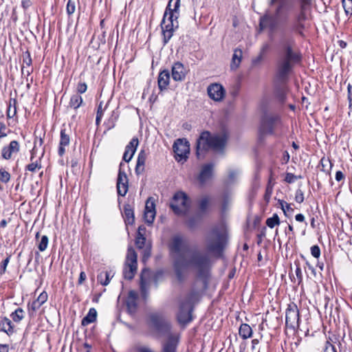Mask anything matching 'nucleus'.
<instances>
[{
  "label": "nucleus",
  "mask_w": 352,
  "mask_h": 352,
  "mask_svg": "<svg viewBox=\"0 0 352 352\" xmlns=\"http://www.w3.org/2000/svg\"><path fill=\"white\" fill-rule=\"evenodd\" d=\"M49 239L46 235H43L41 237V241L38 242V248L41 252L45 251L48 245Z\"/></svg>",
  "instance_id": "46"
},
{
  "label": "nucleus",
  "mask_w": 352,
  "mask_h": 352,
  "mask_svg": "<svg viewBox=\"0 0 352 352\" xmlns=\"http://www.w3.org/2000/svg\"><path fill=\"white\" fill-rule=\"evenodd\" d=\"M129 189V184L120 183L117 184L118 193L120 196H125Z\"/></svg>",
  "instance_id": "45"
},
{
  "label": "nucleus",
  "mask_w": 352,
  "mask_h": 352,
  "mask_svg": "<svg viewBox=\"0 0 352 352\" xmlns=\"http://www.w3.org/2000/svg\"><path fill=\"white\" fill-rule=\"evenodd\" d=\"M200 296V294L199 292L192 291L186 298V300L184 302L186 304L190 303V307H192V304L198 301Z\"/></svg>",
  "instance_id": "38"
},
{
  "label": "nucleus",
  "mask_w": 352,
  "mask_h": 352,
  "mask_svg": "<svg viewBox=\"0 0 352 352\" xmlns=\"http://www.w3.org/2000/svg\"><path fill=\"white\" fill-rule=\"evenodd\" d=\"M67 12L69 15L74 13L76 10V4L75 2L72 0H68L67 3Z\"/></svg>",
  "instance_id": "49"
},
{
  "label": "nucleus",
  "mask_w": 352,
  "mask_h": 352,
  "mask_svg": "<svg viewBox=\"0 0 352 352\" xmlns=\"http://www.w3.org/2000/svg\"><path fill=\"white\" fill-rule=\"evenodd\" d=\"M192 307L190 303L186 304L182 302L179 305V310L177 314V319L180 323L186 324L192 320Z\"/></svg>",
  "instance_id": "16"
},
{
  "label": "nucleus",
  "mask_w": 352,
  "mask_h": 352,
  "mask_svg": "<svg viewBox=\"0 0 352 352\" xmlns=\"http://www.w3.org/2000/svg\"><path fill=\"white\" fill-rule=\"evenodd\" d=\"M297 179V176L294 175L292 173H287L285 176V181L287 183H293L295 182V180Z\"/></svg>",
  "instance_id": "57"
},
{
  "label": "nucleus",
  "mask_w": 352,
  "mask_h": 352,
  "mask_svg": "<svg viewBox=\"0 0 352 352\" xmlns=\"http://www.w3.org/2000/svg\"><path fill=\"white\" fill-rule=\"evenodd\" d=\"M97 311L96 309L91 308L89 310L87 315L82 320V325L86 326L96 320Z\"/></svg>",
  "instance_id": "32"
},
{
  "label": "nucleus",
  "mask_w": 352,
  "mask_h": 352,
  "mask_svg": "<svg viewBox=\"0 0 352 352\" xmlns=\"http://www.w3.org/2000/svg\"><path fill=\"white\" fill-rule=\"evenodd\" d=\"M146 159V154L144 151L142 150L138 154L135 167V173L137 175H140L144 171Z\"/></svg>",
  "instance_id": "29"
},
{
  "label": "nucleus",
  "mask_w": 352,
  "mask_h": 352,
  "mask_svg": "<svg viewBox=\"0 0 352 352\" xmlns=\"http://www.w3.org/2000/svg\"><path fill=\"white\" fill-rule=\"evenodd\" d=\"M17 101L14 98H10L9 100V106L7 111V116L8 118H14L16 114Z\"/></svg>",
  "instance_id": "33"
},
{
  "label": "nucleus",
  "mask_w": 352,
  "mask_h": 352,
  "mask_svg": "<svg viewBox=\"0 0 352 352\" xmlns=\"http://www.w3.org/2000/svg\"><path fill=\"white\" fill-rule=\"evenodd\" d=\"M307 19V15L306 13V7L301 6L300 12L296 16L294 25V29L298 32H300L301 30L305 28V22Z\"/></svg>",
  "instance_id": "18"
},
{
  "label": "nucleus",
  "mask_w": 352,
  "mask_h": 352,
  "mask_svg": "<svg viewBox=\"0 0 352 352\" xmlns=\"http://www.w3.org/2000/svg\"><path fill=\"white\" fill-rule=\"evenodd\" d=\"M138 294L135 291H130L126 300V306L131 313L135 312L137 307Z\"/></svg>",
  "instance_id": "26"
},
{
  "label": "nucleus",
  "mask_w": 352,
  "mask_h": 352,
  "mask_svg": "<svg viewBox=\"0 0 352 352\" xmlns=\"http://www.w3.org/2000/svg\"><path fill=\"white\" fill-rule=\"evenodd\" d=\"M285 324L287 327L295 329L299 325V311L295 304L289 305L286 310Z\"/></svg>",
  "instance_id": "12"
},
{
  "label": "nucleus",
  "mask_w": 352,
  "mask_h": 352,
  "mask_svg": "<svg viewBox=\"0 0 352 352\" xmlns=\"http://www.w3.org/2000/svg\"><path fill=\"white\" fill-rule=\"evenodd\" d=\"M146 242V238L143 235H137L135 239V245L139 249L144 248Z\"/></svg>",
  "instance_id": "48"
},
{
  "label": "nucleus",
  "mask_w": 352,
  "mask_h": 352,
  "mask_svg": "<svg viewBox=\"0 0 352 352\" xmlns=\"http://www.w3.org/2000/svg\"><path fill=\"white\" fill-rule=\"evenodd\" d=\"M170 80V74L168 70H164L161 72L158 76V87L160 90H164L166 89L167 86L169 84Z\"/></svg>",
  "instance_id": "25"
},
{
  "label": "nucleus",
  "mask_w": 352,
  "mask_h": 352,
  "mask_svg": "<svg viewBox=\"0 0 352 352\" xmlns=\"http://www.w3.org/2000/svg\"><path fill=\"white\" fill-rule=\"evenodd\" d=\"M190 206V201L183 192H177L175 194L170 204V207L177 215H186Z\"/></svg>",
  "instance_id": "8"
},
{
  "label": "nucleus",
  "mask_w": 352,
  "mask_h": 352,
  "mask_svg": "<svg viewBox=\"0 0 352 352\" xmlns=\"http://www.w3.org/2000/svg\"><path fill=\"white\" fill-rule=\"evenodd\" d=\"M82 103V98L81 96L76 94L73 95L71 97L70 101L69 103V107L71 108H73L74 109H76L80 107Z\"/></svg>",
  "instance_id": "34"
},
{
  "label": "nucleus",
  "mask_w": 352,
  "mask_h": 352,
  "mask_svg": "<svg viewBox=\"0 0 352 352\" xmlns=\"http://www.w3.org/2000/svg\"><path fill=\"white\" fill-rule=\"evenodd\" d=\"M278 204L283 211L285 215H290L293 213L294 209L291 207V204H287L283 200H278Z\"/></svg>",
  "instance_id": "40"
},
{
  "label": "nucleus",
  "mask_w": 352,
  "mask_h": 352,
  "mask_svg": "<svg viewBox=\"0 0 352 352\" xmlns=\"http://www.w3.org/2000/svg\"><path fill=\"white\" fill-rule=\"evenodd\" d=\"M148 324L159 334L165 335L169 333L170 324L163 314L160 312H152L148 314Z\"/></svg>",
  "instance_id": "7"
},
{
  "label": "nucleus",
  "mask_w": 352,
  "mask_h": 352,
  "mask_svg": "<svg viewBox=\"0 0 352 352\" xmlns=\"http://www.w3.org/2000/svg\"><path fill=\"white\" fill-rule=\"evenodd\" d=\"M295 273H296V278L298 279V284H300L302 280V273L300 267L298 265L296 266Z\"/></svg>",
  "instance_id": "58"
},
{
  "label": "nucleus",
  "mask_w": 352,
  "mask_h": 352,
  "mask_svg": "<svg viewBox=\"0 0 352 352\" xmlns=\"http://www.w3.org/2000/svg\"><path fill=\"white\" fill-rule=\"evenodd\" d=\"M344 174L342 173V171L338 170V171L336 172V179L338 182L341 181L342 179H344Z\"/></svg>",
  "instance_id": "63"
},
{
  "label": "nucleus",
  "mask_w": 352,
  "mask_h": 352,
  "mask_svg": "<svg viewBox=\"0 0 352 352\" xmlns=\"http://www.w3.org/2000/svg\"><path fill=\"white\" fill-rule=\"evenodd\" d=\"M20 151V144L18 141L12 140L8 145L4 146L1 151L3 159L8 160L13 157L14 155Z\"/></svg>",
  "instance_id": "15"
},
{
  "label": "nucleus",
  "mask_w": 352,
  "mask_h": 352,
  "mask_svg": "<svg viewBox=\"0 0 352 352\" xmlns=\"http://www.w3.org/2000/svg\"><path fill=\"white\" fill-rule=\"evenodd\" d=\"M186 76V69L184 65L179 63H175L172 67V78L175 81H182Z\"/></svg>",
  "instance_id": "19"
},
{
  "label": "nucleus",
  "mask_w": 352,
  "mask_h": 352,
  "mask_svg": "<svg viewBox=\"0 0 352 352\" xmlns=\"http://www.w3.org/2000/svg\"><path fill=\"white\" fill-rule=\"evenodd\" d=\"M210 199L208 197H204L199 201V208L201 210L204 211L206 210L209 205Z\"/></svg>",
  "instance_id": "50"
},
{
  "label": "nucleus",
  "mask_w": 352,
  "mask_h": 352,
  "mask_svg": "<svg viewBox=\"0 0 352 352\" xmlns=\"http://www.w3.org/2000/svg\"><path fill=\"white\" fill-rule=\"evenodd\" d=\"M23 313L21 308H18L11 314V317L14 322H20L24 317Z\"/></svg>",
  "instance_id": "44"
},
{
  "label": "nucleus",
  "mask_w": 352,
  "mask_h": 352,
  "mask_svg": "<svg viewBox=\"0 0 352 352\" xmlns=\"http://www.w3.org/2000/svg\"><path fill=\"white\" fill-rule=\"evenodd\" d=\"M242 55L243 52L241 49L237 48L234 50L230 64V67L232 69L235 70L239 67L241 62Z\"/></svg>",
  "instance_id": "30"
},
{
  "label": "nucleus",
  "mask_w": 352,
  "mask_h": 352,
  "mask_svg": "<svg viewBox=\"0 0 352 352\" xmlns=\"http://www.w3.org/2000/svg\"><path fill=\"white\" fill-rule=\"evenodd\" d=\"M213 167L214 165L212 164H207L202 166L198 177L200 183L204 184L212 177Z\"/></svg>",
  "instance_id": "21"
},
{
  "label": "nucleus",
  "mask_w": 352,
  "mask_h": 352,
  "mask_svg": "<svg viewBox=\"0 0 352 352\" xmlns=\"http://www.w3.org/2000/svg\"><path fill=\"white\" fill-rule=\"evenodd\" d=\"M274 186V182H272V177H271L269 179V181H268V183H267V187L265 189V192L264 195V199L267 203H268L270 200V198H271V196H272V192H273Z\"/></svg>",
  "instance_id": "35"
},
{
  "label": "nucleus",
  "mask_w": 352,
  "mask_h": 352,
  "mask_svg": "<svg viewBox=\"0 0 352 352\" xmlns=\"http://www.w3.org/2000/svg\"><path fill=\"white\" fill-rule=\"evenodd\" d=\"M0 331L6 333L8 336L14 333V326L12 321L8 318L0 320Z\"/></svg>",
  "instance_id": "28"
},
{
  "label": "nucleus",
  "mask_w": 352,
  "mask_h": 352,
  "mask_svg": "<svg viewBox=\"0 0 352 352\" xmlns=\"http://www.w3.org/2000/svg\"><path fill=\"white\" fill-rule=\"evenodd\" d=\"M10 179V174L4 168H0V182L3 183H8Z\"/></svg>",
  "instance_id": "47"
},
{
  "label": "nucleus",
  "mask_w": 352,
  "mask_h": 352,
  "mask_svg": "<svg viewBox=\"0 0 352 352\" xmlns=\"http://www.w3.org/2000/svg\"><path fill=\"white\" fill-rule=\"evenodd\" d=\"M311 255L315 258H319L320 256V250L318 245H315L311 248Z\"/></svg>",
  "instance_id": "53"
},
{
  "label": "nucleus",
  "mask_w": 352,
  "mask_h": 352,
  "mask_svg": "<svg viewBox=\"0 0 352 352\" xmlns=\"http://www.w3.org/2000/svg\"><path fill=\"white\" fill-rule=\"evenodd\" d=\"M6 136H7L6 126L3 123L0 122V139Z\"/></svg>",
  "instance_id": "60"
},
{
  "label": "nucleus",
  "mask_w": 352,
  "mask_h": 352,
  "mask_svg": "<svg viewBox=\"0 0 352 352\" xmlns=\"http://www.w3.org/2000/svg\"><path fill=\"white\" fill-rule=\"evenodd\" d=\"M226 240V233L223 226L214 228L206 239V248L210 252H219Z\"/></svg>",
  "instance_id": "6"
},
{
  "label": "nucleus",
  "mask_w": 352,
  "mask_h": 352,
  "mask_svg": "<svg viewBox=\"0 0 352 352\" xmlns=\"http://www.w3.org/2000/svg\"><path fill=\"white\" fill-rule=\"evenodd\" d=\"M137 254L135 250L129 247L127 250L126 263L124 269V276L131 280L133 278L137 270Z\"/></svg>",
  "instance_id": "9"
},
{
  "label": "nucleus",
  "mask_w": 352,
  "mask_h": 352,
  "mask_svg": "<svg viewBox=\"0 0 352 352\" xmlns=\"http://www.w3.org/2000/svg\"><path fill=\"white\" fill-rule=\"evenodd\" d=\"M348 91V100L349 103V108H352V85L349 84L347 86Z\"/></svg>",
  "instance_id": "59"
},
{
  "label": "nucleus",
  "mask_w": 352,
  "mask_h": 352,
  "mask_svg": "<svg viewBox=\"0 0 352 352\" xmlns=\"http://www.w3.org/2000/svg\"><path fill=\"white\" fill-rule=\"evenodd\" d=\"M87 86L85 82H79L77 86V91L79 94H83L87 91Z\"/></svg>",
  "instance_id": "56"
},
{
  "label": "nucleus",
  "mask_w": 352,
  "mask_h": 352,
  "mask_svg": "<svg viewBox=\"0 0 352 352\" xmlns=\"http://www.w3.org/2000/svg\"><path fill=\"white\" fill-rule=\"evenodd\" d=\"M156 211H155V200L152 197H149L145 204V210L144 213V218L145 222L148 225H151L154 219L155 218Z\"/></svg>",
  "instance_id": "14"
},
{
  "label": "nucleus",
  "mask_w": 352,
  "mask_h": 352,
  "mask_svg": "<svg viewBox=\"0 0 352 352\" xmlns=\"http://www.w3.org/2000/svg\"><path fill=\"white\" fill-rule=\"evenodd\" d=\"M282 58L278 65V77L285 80L291 72L294 64L300 60L294 38L291 36L282 35L279 40Z\"/></svg>",
  "instance_id": "2"
},
{
  "label": "nucleus",
  "mask_w": 352,
  "mask_h": 352,
  "mask_svg": "<svg viewBox=\"0 0 352 352\" xmlns=\"http://www.w3.org/2000/svg\"><path fill=\"white\" fill-rule=\"evenodd\" d=\"M342 7L347 16H352V0H342Z\"/></svg>",
  "instance_id": "43"
},
{
  "label": "nucleus",
  "mask_w": 352,
  "mask_h": 352,
  "mask_svg": "<svg viewBox=\"0 0 352 352\" xmlns=\"http://www.w3.org/2000/svg\"><path fill=\"white\" fill-rule=\"evenodd\" d=\"M148 276L149 271L147 270H143L140 276V289L142 294L144 297L146 296V293L149 283Z\"/></svg>",
  "instance_id": "27"
},
{
  "label": "nucleus",
  "mask_w": 352,
  "mask_h": 352,
  "mask_svg": "<svg viewBox=\"0 0 352 352\" xmlns=\"http://www.w3.org/2000/svg\"><path fill=\"white\" fill-rule=\"evenodd\" d=\"M9 261H10V256H8L6 259H4L3 261L2 264H1V268H2V272H6V267H7L8 264L9 263Z\"/></svg>",
  "instance_id": "62"
},
{
  "label": "nucleus",
  "mask_w": 352,
  "mask_h": 352,
  "mask_svg": "<svg viewBox=\"0 0 352 352\" xmlns=\"http://www.w3.org/2000/svg\"><path fill=\"white\" fill-rule=\"evenodd\" d=\"M103 113H104V109H102V102H101L98 105V111H97V116H96V122L97 124H98L99 122H100V120L103 116Z\"/></svg>",
  "instance_id": "51"
},
{
  "label": "nucleus",
  "mask_w": 352,
  "mask_h": 352,
  "mask_svg": "<svg viewBox=\"0 0 352 352\" xmlns=\"http://www.w3.org/2000/svg\"><path fill=\"white\" fill-rule=\"evenodd\" d=\"M21 6L25 10L32 6V1L31 0H22Z\"/></svg>",
  "instance_id": "61"
},
{
  "label": "nucleus",
  "mask_w": 352,
  "mask_h": 352,
  "mask_svg": "<svg viewBox=\"0 0 352 352\" xmlns=\"http://www.w3.org/2000/svg\"><path fill=\"white\" fill-rule=\"evenodd\" d=\"M41 166L38 162H33L26 166L25 169L30 172H35L37 168L40 169Z\"/></svg>",
  "instance_id": "52"
},
{
  "label": "nucleus",
  "mask_w": 352,
  "mask_h": 352,
  "mask_svg": "<svg viewBox=\"0 0 352 352\" xmlns=\"http://www.w3.org/2000/svg\"><path fill=\"white\" fill-rule=\"evenodd\" d=\"M173 148L176 160L178 162L186 160L190 152V144L188 141L184 139H178L175 142Z\"/></svg>",
  "instance_id": "10"
},
{
  "label": "nucleus",
  "mask_w": 352,
  "mask_h": 352,
  "mask_svg": "<svg viewBox=\"0 0 352 352\" xmlns=\"http://www.w3.org/2000/svg\"><path fill=\"white\" fill-rule=\"evenodd\" d=\"M138 144L139 141L138 138H133L128 145L126 146L125 151L123 155V160L129 162L132 159Z\"/></svg>",
  "instance_id": "17"
},
{
  "label": "nucleus",
  "mask_w": 352,
  "mask_h": 352,
  "mask_svg": "<svg viewBox=\"0 0 352 352\" xmlns=\"http://www.w3.org/2000/svg\"><path fill=\"white\" fill-rule=\"evenodd\" d=\"M200 217L199 215H194L190 217H187L186 219V224L190 228H195L200 221Z\"/></svg>",
  "instance_id": "36"
},
{
  "label": "nucleus",
  "mask_w": 352,
  "mask_h": 352,
  "mask_svg": "<svg viewBox=\"0 0 352 352\" xmlns=\"http://www.w3.org/2000/svg\"><path fill=\"white\" fill-rule=\"evenodd\" d=\"M283 126V124L279 116L270 115L265 116L259 127L260 138L266 135H278Z\"/></svg>",
  "instance_id": "5"
},
{
  "label": "nucleus",
  "mask_w": 352,
  "mask_h": 352,
  "mask_svg": "<svg viewBox=\"0 0 352 352\" xmlns=\"http://www.w3.org/2000/svg\"><path fill=\"white\" fill-rule=\"evenodd\" d=\"M207 93L210 99L220 102L225 97L226 90L221 84L212 83L208 87Z\"/></svg>",
  "instance_id": "13"
},
{
  "label": "nucleus",
  "mask_w": 352,
  "mask_h": 352,
  "mask_svg": "<svg viewBox=\"0 0 352 352\" xmlns=\"http://www.w3.org/2000/svg\"><path fill=\"white\" fill-rule=\"evenodd\" d=\"M282 8V6L280 5L276 10L274 14H270L267 13L265 16L261 18L259 26L261 30L266 28L270 30L276 29L278 25V14Z\"/></svg>",
  "instance_id": "11"
},
{
  "label": "nucleus",
  "mask_w": 352,
  "mask_h": 352,
  "mask_svg": "<svg viewBox=\"0 0 352 352\" xmlns=\"http://www.w3.org/2000/svg\"><path fill=\"white\" fill-rule=\"evenodd\" d=\"M239 175V172L235 170H231L229 171L228 174V182H232L236 178L237 175Z\"/></svg>",
  "instance_id": "55"
},
{
  "label": "nucleus",
  "mask_w": 352,
  "mask_h": 352,
  "mask_svg": "<svg viewBox=\"0 0 352 352\" xmlns=\"http://www.w3.org/2000/svg\"><path fill=\"white\" fill-rule=\"evenodd\" d=\"M226 140L227 138L225 135H211L208 131L202 132L197 140V157H201L208 149L216 151H221L226 145Z\"/></svg>",
  "instance_id": "4"
},
{
  "label": "nucleus",
  "mask_w": 352,
  "mask_h": 352,
  "mask_svg": "<svg viewBox=\"0 0 352 352\" xmlns=\"http://www.w3.org/2000/svg\"><path fill=\"white\" fill-rule=\"evenodd\" d=\"M176 346L171 342L168 341L163 344L162 352H175ZM137 352H155L148 346H139L137 347Z\"/></svg>",
  "instance_id": "20"
},
{
  "label": "nucleus",
  "mask_w": 352,
  "mask_h": 352,
  "mask_svg": "<svg viewBox=\"0 0 352 352\" xmlns=\"http://www.w3.org/2000/svg\"><path fill=\"white\" fill-rule=\"evenodd\" d=\"M47 294L45 292H43L35 300L28 305L29 311L35 312L47 300Z\"/></svg>",
  "instance_id": "22"
},
{
  "label": "nucleus",
  "mask_w": 352,
  "mask_h": 352,
  "mask_svg": "<svg viewBox=\"0 0 352 352\" xmlns=\"http://www.w3.org/2000/svg\"><path fill=\"white\" fill-rule=\"evenodd\" d=\"M122 166H123V164L120 163V168H119L118 175V179H117V184H120V183L129 184V179H128L127 175L122 170Z\"/></svg>",
  "instance_id": "41"
},
{
  "label": "nucleus",
  "mask_w": 352,
  "mask_h": 352,
  "mask_svg": "<svg viewBox=\"0 0 352 352\" xmlns=\"http://www.w3.org/2000/svg\"><path fill=\"white\" fill-rule=\"evenodd\" d=\"M70 142V139L69 135L66 133V129H63L60 131V146L58 148V154L62 156L64 155L65 152V147L68 146Z\"/></svg>",
  "instance_id": "23"
},
{
  "label": "nucleus",
  "mask_w": 352,
  "mask_h": 352,
  "mask_svg": "<svg viewBox=\"0 0 352 352\" xmlns=\"http://www.w3.org/2000/svg\"><path fill=\"white\" fill-rule=\"evenodd\" d=\"M266 224L270 228H273L276 226H278L280 224V219L278 214H274L272 217L267 219Z\"/></svg>",
  "instance_id": "42"
},
{
  "label": "nucleus",
  "mask_w": 352,
  "mask_h": 352,
  "mask_svg": "<svg viewBox=\"0 0 352 352\" xmlns=\"http://www.w3.org/2000/svg\"><path fill=\"white\" fill-rule=\"evenodd\" d=\"M123 217L126 224L132 225L135 221L133 208L129 204H125L123 209Z\"/></svg>",
  "instance_id": "24"
},
{
  "label": "nucleus",
  "mask_w": 352,
  "mask_h": 352,
  "mask_svg": "<svg viewBox=\"0 0 352 352\" xmlns=\"http://www.w3.org/2000/svg\"><path fill=\"white\" fill-rule=\"evenodd\" d=\"M179 4L180 0H170L166 9L161 23L164 43H168L173 35L174 29L178 27Z\"/></svg>",
  "instance_id": "3"
},
{
  "label": "nucleus",
  "mask_w": 352,
  "mask_h": 352,
  "mask_svg": "<svg viewBox=\"0 0 352 352\" xmlns=\"http://www.w3.org/2000/svg\"><path fill=\"white\" fill-rule=\"evenodd\" d=\"M22 58H23V66H22L21 70H22V73H24V71L25 69V65H26L28 67H29L32 65V60L30 54L28 51H26L23 53Z\"/></svg>",
  "instance_id": "39"
},
{
  "label": "nucleus",
  "mask_w": 352,
  "mask_h": 352,
  "mask_svg": "<svg viewBox=\"0 0 352 352\" xmlns=\"http://www.w3.org/2000/svg\"><path fill=\"white\" fill-rule=\"evenodd\" d=\"M111 279V273L109 272H101L98 276V281L102 285H107Z\"/></svg>",
  "instance_id": "37"
},
{
  "label": "nucleus",
  "mask_w": 352,
  "mask_h": 352,
  "mask_svg": "<svg viewBox=\"0 0 352 352\" xmlns=\"http://www.w3.org/2000/svg\"><path fill=\"white\" fill-rule=\"evenodd\" d=\"M252 329L249 324L245 323L241 324L239 329V334L242 339L246 340L251 338L252 336Z\"/></svg>",
  "instance_id": "31"
},
{
  "label": "nucleus",
  "mask_w": 352,
  "mask_h": 352,
  "mask_svg": "<svg viewBox=\"0 0 352 352\" xmlns=\"http://www.w3.org/2000/svg\"><path fill=\"white\" fill-rule=\"evenodd\" d=\"M295 200L298 203H302L304 201V195L301 190L298 189L296 192Z\"/></svg>",
  "instance_id": "54"
},
{
  "label": "nucleus",
  "mask_w": 352,
  "mask_h": 352,
  "mask_svg": "<svg viewBox=\"0 0 352 352\" xmlns=\"http://www.w3.org/2000/svg\"><path fill=\"white\" fill-rule=\"evenodd\" d=\"M168 246L179 282L186 279L189 268L195 270L200 277L207 275L210 267V259L207 252L196 247L190 248L187 239L179 234L171 238Z\"/></svg>",
  "instance_id": "1"
},
{
  "label": "nucleus",
  "mask_w": 352,
  "mask_h": 352,
  "mask_svg": "<svg viewBox=\"0 0 352 352\" xmlns=\"http://www.w3.org/2000/svg\"><path fill=\"white\" fill-rule=\"evenodd\" d=\"M269 48H270L269 44H267V43L263 44L261 47L260 53L264 55L265 53L269 50Z\"/></svg>",
  "instance_id": "64"
}]
</instances>
